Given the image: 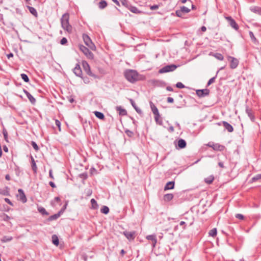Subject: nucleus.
I'll use <instances>...</instances> for the list:
<instances>
[{
    "instance_id": "1",
    "label": "nucleus",
    "mask_w": 261,
    "mask_h": 261,
    "mask_svg": "<svg viewBox=\"0 0 261 261\" xmlns=\"http://www.w3.org/2000/svg\"><path fill=\"white\" fill-rule=\"evenodd\" d=\"M124 76L125 79L131 83L141 80L140 76L138 72L135 70L127 69L124 72Z\"/></svg>"
},
{
    "instance_id": "2",
    "label": "nucleus",
    "mask_w": 261,
    "mask_h": 261,
    "mask_svg": "<svg viewBox=\"0 0 261 261\" xmlns=\"http://www.w3.org/2000/svg\"><path fill=\"white\" fill-rule=\"evenodd\" d=\"M69 15L66 13L64 14L61 19V23L62 28L67 31L68 32H71L72 31V27L69 24Z\"/></svg>"
},
{
    "instance_id": "3",
    "label": "nucleus",
    "mask_w": 261,
    "mask_h": 261,
    "mask_svg": "<svg viewBox=\"0 0 261 261\" xmlns=\"http://www.w3.org/2000/svg\"><path fill=\"white\" fill-rule=\"evenodd\" d=\"M83 39L85 44L91 50H95L96 46L92 41L90 37L86 34L83 35Z\"/></svg>"
},
{
    "instance_id": "4",
    "label": "nucleus",
    "mask_w": 261,
    "mask_h": 261,
    "mask_svg": "<svg viewBox=\"0 0 261 261\" xmlns=\"http://www.w3.org/2000/svg\"><path fill=\"white\" fill-rule=\"evenodd\" d=\"M79 48L81 51L83 53V54L86 56L87 58L90 60H92L94 59V55L90 51L89 49L85 46L83 45H80Z\"/></svg>"
},
{
    "instance_id": "5",
    "label": "nucleus",
    "mask_w": 261,
    "mask_h": 261,
    "mask_svg": "<svg viewBox=\"0 0 261 261\" xmlns=\"http://www.w3.org/2000/svg\"><path fill=\"white\" fill-rule=\"evenodd\" d=\"M82 66H83L84 71L88 75H89V76H91L92 77H93L95 79H99L98 76H97V75H96L95 74H93L91 72V69H90V67L87 62H86L85 61H83L82 62Z\"/></svg>"
},
{
    "instance_id": "6",
    "label": "nucleus",
    "mask_w": 261,
    "mask_h": 261,
    "mask_svg": "<svg viewBox=\"0 0 261 261\" xmlns=\"http://www.w3.org/2000/svg\"><path fill=\"white\" fill-rule=\"evenodd\" d=\"M177 67V66L174 64H170L166 65L159 70V73H164L170 71H174Z\"/></svg>"
},
{
    "instance_id": "7",
    "label": "nucleus",
    "mask_w": 261,
    "mask_h": 261,
    "mask_svg": "<svg viewBox=\"0 0 261 261\" xmlns=\"http://www.w3.org/2000/svg\"><path fill=\"white\" fill-rule=\"evenodd\" d=\"M227 59L228 61L230 62V67L231 69H233L238 67L239 62L237 58L231 56H228Z\"/></svg>"
},
{
    "instance_id": "8",
    "label": "nucleus",
    "mask_w": 261,
    "mask_h": 261,
    "mask_svg": "<svg viewBox=\"0 0 261 261\" xmlns=\"http://www.w3.org/2000/svg\"><path fill=\"white\" fill-rule=\"evenodd\" d=\"M217 124L219 126H220L222 124L223 126H224V127L225 128V129L226 130H227L229 133H232L234 130L233 126L230 124H229L228 122H227L225 121H223L222 122H218V123H217Z\"/></svg>"
},
{
    "instance_id": "9",
    "label": "nucleus",
    "mask_w": 261,
    "mask_h": 261,
    "mask_svg": "<svg viewBox=\"0 0 261 261\" xmlns=\"http://www.w3.org/2000/svg\"><path fill=\"white\" fill-rule=\"evenodd\" d=\"M225 18L228 21L229 25L235 30L237 31L239 30V25L231 16H226Z\"/></svg>"
},
{
    "instance_id": "10",
    "label": "nucleus",
    "mask_w": 261,
    "mask_h": 261,
    "mask_svg": "<svg viewBox=\"0 0 261 261\" xmlns=\"http://www.w3.org/2000/svg\"><path fill=\"white\" fill-rule=\"evenodd\" d=\"M210 91L208 89H198L196 91V94L199 97H203L209 95Z\"/></svg>"
},
{
    "instance_id": "11",
    "label": "nucleus",
    "mask_w": 261,
    "mask_h": 261,
    "mask_svg": "<svg viewBox=\"0 0 261 261\" xmlns=\"http://www.w3.org/2000/svg\"><path fill=\"white\" fill-rule=\"evenodd\" d=\"M190 12V9L185 6H182L180 7V10L176 11V15L179 17H181L184 13H188Z\"/></svg>"
},
{
    "instance_id": "12",
    "label": "nucleus",
    "mask_w": 261,
    "mask_h": 261,
    "mask_svg": "<svg viewBox=\"0 0 261 261\" xmlns=\"http://www.w3.org/2000/svg\"><path fill=\"white\" fill-rule=\"evenodd\" d=\"M245 112L247 114L248 116L252 122L255 121V116L251 109H250L248 106H246Z\"/></svg>"
},
{
    "instance_id": "13",
    "label": "nucleus",
    "mask_w": 261,
    "mask_h": 261,
    "mask_svg": "<svg viewBox=\"0 0 261 261\" xmlns=\"http://www.w3.org/2000/svg\"><path fill=\"white\" fill-rule=\"evenodd\" d=\"M146 239L149 241H152V248H155L157 243L156 236L155 234L148 235L146 237Z\"/></svg>"
},
{
    "instance_id": "14",
    "label": "nucleus",
    "mask_w": 261,
    "mask_h": 261,
    "mask_svg": "<svg viewBox=\"0 0 261 261\" xmlns=\"http://www.w3.org/2000/svg\"><path fill=\"white\" fill-rule=\"evenodd\" d=\"M73 73L76 75V76L79 77H82L83 75L82 70L80 67V64L77 63L75 66V67L73 69Z\"/></svg>"
},
{
    "instance_id": "15",
    "label": "nucleus",
    "mask_w": 261,
    "mask_h": 261,
    "mask_svg": "<svg viewBox=\"0 0 261 261\" xmlns=\"http://www.w3.org/2000/svg\"><path fill=\"white\" fill-rule=\"evenodd\" d=\"M123 234L129 241L134 240L135 238V231L129 232L127 231H123Z\"/></svg>"
},
{
    "instance_id": "16",
    "label": "nucleus",
    "mask_w": 261,
    "mask_h": 261,
    "mask_svg": "<svg viewBox=\"0 0 261 261\" xmlns=\"http://www.w3.org/2000/svg\"><path fill=\"white\" fill-rule=\"evenodd\" d=\"M18 192L19 194V195H18V196H19V200L23 203L26 202L27 199L23 190L21 189H19L18 190Z\"/></svg>"
},
{
    "instance_id": "17",
    "label": "nucleus",
    "mask_w": 261,
    "mask_h": 261,
    "mask_svg": "<svg viewBox=\"0 0 261 261\" xmlns=\"http://www.w3.org/2000/svg\"><path fill=\"white\" fill-rule=\"evenodd\" d=\"M211 147L213 148L214 150L217 151H223L225 148L224 146L220 145L219 143H213L212 146H211Z\"/></svg>"
},
{
    "instance_id": "18",
    "label": "nucleus",
    "mask_w": 261,
    "mask_h": 261,
    "mask_svg": "<svg viewBox=\"0 0 261 261\" xmlns=\"http://www.w3.org/2000/svg\"><path fill=\"white\" fill-rule=\"evenodd\" d=\"M174 185H175L174 181H169L165 185L164 190V191L172 190L174 188Z\"/></svg>"
},
{
    "instance_id": "19",
    "label": "nucleus",
    "mask_w": 261,
    "mask_h": 261,
    "mask_svg": "<svg viewBox=\"0 0 261 261\" xmlns=\"http://www.w3.org/2000/svg\"><path fill=\"white\" fill-rule=\"evenodd\" d=\"M250 10L255 14H258L261 15V7L258 6H253L250 8Z\"/></svg>"
},
{
    "instance_id": "20",
    "label": "nucleus",
    "mask_w": 261,
    "mask_h": 261,
    "mask_svg": "<svg viewBox=\"0 0 261 261\" xmlns=\"http://www.w3.org/2000/svg\"><path fill=\"white\" fill-rule=\"evenodd\" d=\"M149 105L151 111L154 115L160 114L157 107L154 105V103L152 101H150L149 102Z\"/></svg>"
},
{
    "instance_id": "21",
    "label": "nucleus",
    "mask_w": 261,
    "mask_h": 261,
    "mask_svg": "<svg viewBox=\"0 0 261 261\" xmlns=\"http://www.w3.org/2000/svg\"><path fill=\"white\" fill-rule=\"evenodd\" d=\"M187 145V143L186 141L182 139H180L178 141L177 145L178 147L182 149L186 147Z\"/></svg>"
},
{
    "instance_id": "22",
    "label": "nucleus",
    "mask_w": 261,
    "mask_h": 261,
    "mask_svg": "<svg viewBox=\"0 0 261 261\" xmlns=\"http://www.w3.org/2000/svg\"><path fill=\"white\" fill-rule=\"evenodd\" d=\"M116 110L119 112L120 115L125 116L127 115V111L124 109H123L121 106H117Z\"/></svg>"
},
{
    "instance_id": "23",
    "label": "nucleus",
    "mask_w": 261,
    "mask_h": 261,
    "mask_svg": "<svg viewBox=\"0 0 261 261\" xmlns=\"http://www.w3.org/2000/svg\"><path fill=\"white\" fill-rule=\"evenodd\" d=\"M128 9L130 12L135 14H139L141 13V11H140L136 7L132 6V5H130Z\"/></svg>"
},
{
    "instance_id": "24",
    "label": "nucleus",
    "mask_w": 261,
    "mask_h": 261,
    "mask_svg": "<svg viewBox=\"0 0 261 261\" xmlns=\"http://www.w3.org/2000/svg\"><path fill=\"white\" fill-rule=\"evenodd\" d=\"M0 194L4 196L10 195L9 188L8 187H6L5 189H1Z\"/></svg>"
},
{
    "instance_id": "25",
    "label": "nucleus",
    "mask_w": 261,
    "mask_h": 261,
    "mask_svg": "<svg viewBox=\"0 0 261 261\" xmlns=\"http://www.w3.org/2000/svg\"><path fill=\"white\" fill-rule=\"evenodd\" d=\"M173 197L174 196L172 194L168 193L164 195L163 198L164 201L169 202L173 199Z\"/></svg>"
},
{
    "instance_id": "26",
    "label": "nucleus",
    "mask_w": 261,
    "mask_h": 261,
    "mask_svg": "<svg viewBox=\"0 0 261 261\" xmlns=\"http://www.w3.org/2000/svg\"><path fill=\"white\" fill-rule=\"evenodd\" d=\"M129 101L131 103V105L132 106H133V107L135 109V110L136 111V112L138 113V114H141L142 113V111L139 108L136 104L135 103V101H134L133 99H129Z\"/></svg>"
},
{
    "instance_id": "27",
    "label": "nucleus",
    "mask_w": 261,
    "mask_h": 261,
    "mask_svg": "<svg viewBox=\"0 0 261 261\" xmlns=\"http://www.w3.org/2000/svg\"><path fill=\"white\" fill-rule=\"evenodd\" d=\"M108 6L107 2L105 0H101L99 3L98 4V8L100 9H103L105 8H106Z\"/></svg>"
},
{
    "instance_id": "28",
    "label": "nucleus",
    "mask_w": 261,
    "mask_h": 261,
    "mask_svg": "<svg viewBox=\"0 0 261 261\" xmlns=\"http://www.w3.org/2000/svg\"><path fill=\"white\" fill-rule=\"evenodd\" d=\"M31 166L32 169L34 173H36L37 171V167L34 159L31 156Z\"/></svg>"
},
{
    "instance_id": "29",
    "label": "nucleus",
    "mask_w": 261,
    "mask_h": 261,
    "mask_svg": "<svg viewBox=\"0 0 261 261\" xmlns=\"http://www.w3.org/2000/svg\"><path fill=\"white\" fill-rule=\"evenodd\" d=\"M51 239H52V243L53 244H54L56 246H58L59 244V241L58 237L56 234H53L51 236Z\"/></svg>"
},
{
    "instance_id": "30",
    "label": "nucleus",
    "mask_w": 261,
    "mask_h": 261,
    "mask_svg": "<svg viewBox=\"0 0 261 261\" xmlns=\"http://www.w3.org/2000/svg\"><path fill=\"white\" fill-rule=\"evenodd\" d=\"M60 217V214L58 213L57 214H55L53 215L50 216L47 219V221H52L54 220H56Z\"/></svg>"
},
{
    "instance_id": "31",
    "label": "nucleus",
    "mask_w": 261,
    "mask_h": 261,
    "mask_svg": "<svg viewBox=\"0 0 261 261\" xmlns=\"http://www.w3.org/2000/svg\"><path fill=\"white\" fill-rule=\"evenodd\" d=\"M94 114L95 115V116L98 119H100V120H103L105 119V115L104 114L100 112H98V111H94Z\"/></svg>"
},
{
    "instance_id": "32",
    "label": "nucleus",
    "mask_w": 261,
    "mask_h": 261,
    "mask_svg": "<svg viewBox=\"0 0 261 261\" xmlns=\"http://www.w3.org/2000/svg\"><path fill=\"white\" fill-rule=\"evenodd\" d=\"M154 115V120H155V122L161 125H162L163 124V121L160 118V114H156V115Z\"/></svg>"
},
{
    "instance_id": "33",
    "label": "nucleus",
    "mask_w": 261,
    "mask_h": 261,
    "mask_svg": "<svg viewBox=\"0 0 261 261\" xmlns=\"http://www.w3.org/2000/svg\"><path fill=\"white\" fill-rule=\"evenodd\" d=\"M27 8L29 9L30 12L32 15H33L34 16H36V17L37 16V15H38L37 12L36 10L34 7H30V6H27Z\"/></svg>"
},
{
    "instance_id": "34",
    "label": "nucleus",
    "mask_w": 261,
    "mask_h": 261,
    "mask_svg": "<svg viewBox=\"0 0 261 261\" xmlns=\"http://www.w3.org/2000/svg\"><path fill=\"white\" fill-rule=\"evenodd\" d=\"M214 180V177L213 175H210L208 177L204 179V181L207 184H211L213 182Z\"/></svg>"
},
{
    "instance_id": "35",
    "label": "nucleus",
    "mask_w": 261,
    "mask_h": 261,
    "mask_svg": "<svg viewBox=\"0 0 261 261\" xmlns=\"http://www.w3.org/2000/svg\"><path fill=\"white\" fill-rule=\"evenodd\" d=\"M26 96L28 98V99H29L30 101L31 102L32 104L34 105L35 103V98L30 93H27Z\"/></svg>"
},
{
    "instance_id": "36",
    "label": "nucleus",
    "mask_w": 261,
    "mask_h": 261,
    "mask_svg": "<svg viewBox=\"0 0 261 261\" xmlns=\"http://www.w3.org/2000/svg\"><path fill=\"white\" fill-rule=\"evenodd\" d=\"M38 211L39 213L42 214L43 215H48L49 213L46 211V210L41 206L38 207Z\"/></svg>"
},
{
    "instance_id": "37",
    "label": "nucleus",
    "mask_w": 261,
    "mask_h": 261,
    "mask_svg": "<svg viewBox=\"0 0 261 261\" xmlns=\"http://www.w3.org/2000/svg\"><path fill=\"white\" fill-rule=\"evenodd\" d=\"M13 237L11 236H4L1 239V242L3 243H6L12 240Z\"/></svg>"
},
{
    "instance_id": "38",
    "label": "nucleus",
    "mask_w": 261,
    "mask_h": 261,
    "mask_svg": "<svg viewBox=\"0 0 261 261\" xmlns=\"http://www.w3.org/2000/svg\"><path fill=\"white\" fill-rule=\"evenodd\" d=\"M109 211V208L107 206H103L100 209V212L104 214H108Z\"/></svg>"
},
{
    "instance_id": "39",
    "label": "nucleus",
    "mask_w": 261,
    "mask_h": 261,
    "mask_svg": "<svg viewBox=\"0 0 261 261\" xmlns=\"http://www.w3.org/2000/svg\"><path fill=\"white\" fill-rule=\"evenodd\" d=\"M90 202L92 205V208L97 209L98 208V205L96 201L94 198L91 199Z\"/></svg>"
},
{
    "instance_id": "40",
    "label": "nucleus",
    "mask_w": 261,
    "mask_h": 261,
    "mask_svg": "<svg viewBox=\"0 0 261 261\" xmlns=\"http://www.w3.org/2000/svg\"><path fill=\"white\" fill-rule=\"evenodd\" d=\"M120 2L123 6H124L127 9H128V8L131 5L127 0H120Z\"/></svg>"
},
{
    "instance_id": "41",
    "label": "nucleus",
    "mask_w": 261,
    "mask_h": 261,
    "mask_svg": "<svg viewBox=\"0 0 261 261\" xmlns=\"http://www.w3.org/2000/svg\"><path fill=\"white\" fill-rule=\"evenodd\" d=\"M153 84L155 86H161L165 85V83L164 82L158 80L153 81Z\"/></svg>"
},
{
    "instance_id": "42",
    "label": "nucleus",
    "mask_w": 261,
    "mask_h": 261,
    "mask_svg": "<svg viewBox=\"0 0 261 261\" xmlns=\"http://www.w3.org/2000/svg\"><path fill=\"white\" fill-rule=\"evenodd\" d=\"M249 36L253 42H254V43H256L257 42H258L256 38L254 36V34L252 32L249 31Z\"/></svg>"
},
{
    "instance_id": "43",
    "label": "nucleus",
    "mask_w": 261,
    "mask_h": 261,
    "mask_svg": "<svg viewBox=\"0 0 261 261\" xmlns=\"http://www.w3.org/2000/svg\"><path fill=\"white\" fill-rule=\"evenodd\" d=\"M3 134L4 135L5 140L8 142V134L5 127H3Z\"/></svg>"
},
{
    "instance_id": "44",
    "label": "nucleus",
    "mask_w": 261,
    "mask_h": 261,
    "mask_svg": "<svg viewBox=\"0 0 261 261\" xmlns=\"http://www.w3.org/2000/svg\"><path fill=\"white\" fill-rule=\"evenodd\" d=\"M217 228H214L211 229L209 231L208 234H209L210 236H212L213 237H215L217 235Z\"/></svg>"
},
{
    "instance_id": "45",
    "label": "nucleus",
    "mask_w": 261,
    "mask_h": 261,
    "mask_svg": "<svg viewBox=\"0 0 261 261\" xmlns=\"http://www.w3.org/2000/svg\"><path fill=\"white\" fill-rule=\"evenodd\" d=\"M214 56L218 60L223 61L224 60L223 56L220 53H216Z\"/></svg>"
},
{
    "instance_id": "46",
    "label": "nucleus",
    "mask_w": 261,
    "mask_h": 261,
    "mask_svg": "<svg viewBox=\"0 0 261 261\" xmlns=\"http://www.w3.org/2000/svg\"><path fill=\"white\" fill-rule=\"evenodd\" d=\"M21 79L26 83H28L30 81L28 76L25 73H21L20 74Z\"/></svg>"
},
{
    "instance_id": "47",
    "label": "nucleus",
    "mask_w": 261,
    "mask_h": 261,
    "mask_svg": "<svg viewBox=\"0 0 261 261\" xmlns=\"http://www.w3.org/2000/svg\"><path fill=\"white\" fill-rule=\"evenodd\" d=\"M261 179V174H258L251 178L252 182H255Z\"/></svg>"
},
{
    "instance_id": "48",
    "label": "nucleus",
    "mask_w": 261,
    "mask_h": 261,
    "mask_svg": "<svg viewBox=\"0 0 261 261\" xmlns=\"http://www.w3.org/2000/svg\"><path fill=\"white\" fill-rule=\"evenodd\" d=\"M125 133L129 138H132L134 136V133L127 129L125 130Z\"/></svg>"
},
{
    "instance_id": "49",
    "label": "nucleus",
    "mask_w": 261,
    "mask_h": 261,
    "mask_svg": "<svg viewBox=\"0 0 261 261\" xmlns=\"http://www.w3.org/2000/svg\"><path fill=\"white\" fill-rule=\"evenodd\" d=\"M217 77V74L214 76L213 77L210 79L207 83V85H206V86L208 87L211 84H212V83H214L215 81V79H216Z\"/></svg>"
},
{
    "instance_id": "50",
    "label": "nucleus",
    "mask_w": 261,
    "mask_h": 261,
    "mask_svg": "<svg viewBox=\"0 0 261 261\" xmlns=\"http://www.w3.org/2000/svg\"><path fill=\"white\" fill-rule=\"evenodd\" d=\"M81 77L83 79V81H84L85 84H88L90 83V81L89 78L88 76H82V77Z\"/></svg>"
},
{
    "instance_id": "51",
    "label": "nucleus",
    "mask_w": 261,
    "mask_h": 261,
    "mask_svg": "<svg viewBox=\"0 0 261 261\" xmlns=\"http://www.w3.org/2000/svg\"><path fill=\"white\" fill-rule=\"evenodd\" d=\"M31 145L33 146V147L34 148V149L35 150V151H37L39 150V148L35 142L32 141Z\"/></svg>"
},
{
    "instance_id": "52",
    "label": "nucleus",
    "mask_w": 261,
    "mask_h": 261,
    "mask_svg": "<svg viewBox=\"0 0 261 261\" xmlns=\"http://www.w3.org/2000/svg\"><path fill=\"white\" fill-rule=\"evenodd\" d=\"M79 177L83 178L84 180H86L88 178V174L87 172H84L80 174Z\"/></svg>"
},
{
    "instance_id": "53",
    "label": "nucleus",
    "mask_w": 261,
    "mask_h": 261,
    "mask_svg": "<svg viewBox=\"0 0 261 261\" xmlns=\"http://www.w3.org/2000/svg\"><path fill=\"white\" fill-rule=\"evenodd\" d=\"M55 124L57 125V126L58 127V128L59 129V130L60 132L61 130V122L59 120L56 119L55 120Z\"/></svg>"
},
{
    "instance_id": "54",
    "label": "nucleus",
    "mask_w": 261,
    "mask_h": 261,
    "mask_svg": "<svg viewBox=\"0 0 261 261\" xmlns=\"http://www.w3.org/2000/svg\"><path fill=\"white\" fill-rule=\"evenodd\" d=\"M176 87L179 89H182L185 87V85L181 82H178L176 84Z\"/></svg>"
},
{
    "instance_id": "55",
    "label": "nucleus",
    "mask_w": 261,
    "mask_h": 261,
    "mask_svg": "<svg viewBox=\"0 0 261 261\" xmlns=\"http://www.w3.org/2000/svg\"><path fill=\"white\" fill-rule=\"evenodd\" d=\"M235 217L236 218L239 219L241 220H243L244 219V216L242 214H237L235 215Z\"/></svg>"
},
{
    "instance_id": "56",
    "label": "nucleus",
    "mask_w": 261,
    "mask_h": 261,
    "mask_svg": "<svg viewBox=\"0 0 261 261\" xmlns=\"http://www.w3.org/2000/svg\"><path fill=\"white\" fill-rule=\"evenodd\" d=\"M86 194L87 197L90 196L92 194V190L91 189H86Z\"/></svg>"
},
{
    "instance_id": "57",
    "label": "nucleus",
    "mask_w": 261,
    "mask_h": 261,
    "mask_svg": "<svg viewBox=\"0 0 261 261\" xmlns=\"http://www.w3.org/2000/svg\"><path fill=\"white\" fill-rule=\"evenodd\" d=\"M67 43V39L65 37H63L60 40V43L62 45H65Z\"/></svg>"
},
{
    "instance_id": "58",
    "label": "nucleus",
    "mask_w": 261,
    "mask_h": 261,
    "mask_svg": "<svg viewBox=\"0 0 261 261\" xmlns=\"http://www.w3.org/2000/svg\"><path fill=\"white\" fill-rule=\"evenodd\" d=\"M66 206H67V204H66L65 205H64L62 208L60 210V211L58 212V213L60 214V215L61 216L62 214H63L64 213V212L65 211V209L66 208Z\"/></svg>"
},
{
    "instance_id": "59",
    "label": "nucleus",
    "mask_w": 261,
    "mask_h": 261,
    "mask_svg": "<svg viewBox=\"0 0 261 261\" xmlns=\"http://www.w3.org/2000/svg\"><path fill=\"white\" fill-rule=\"evenodd\" d=\"M159 8V5H152V6H150V9L151 10H156V9H158Z\"/></svg>"
},
{
    "instance_id": "60",
    "label": "nucleus",
    "mask_w": 261,
    "mask_h": 261,
    "mask_svg": "<svg viewBox=\"0 0 261 261\" xmlns=\"http://www.w3.org/2000/svg\"><path fill=\"white\" fill-rule=\"evenodd\" d=\"M179 225L182 226L183 229H186L187 226L186 222L182 221L179 223Z\"/></svg>"
},
{
    "instance_id": "61",
    "label": "nucleus",
    "mask_w": 261,
    "mask_h": 261,
    "mask_svg": "<svg viewBox=\"0 0 261 261\" xmlns=\"http://www.w3.org/2000/svg\"><path fill=\"white\" fill-rule=\"evenodd\" d=\"M5 201L8 203L9 204L12 205V206H13V204L12 203V202L11 201V200L8 198H5L4 199Z\"/></svg>"
},
{
    "instance_id": "62",
    "label": "nucleus",
    "mask_w": 261,
    "mask_h": 261,
    "mask_svg": "<svg viewBox=\"0 0 261 261\" xmlns=\"http://www.w3.org/2000/svg\"><path fill=\"white\" fill-rule=\"evenodd\" d=\"M167 101L168 103H172L174 101V99L172 97H169L167 98Z\"/></svg>"
},
{
    "instance_id": "63",
    "label": "nucleus",
    "mask_w": 261,
    "mask_h": 261,
    "mask_svg": "<svg viewBox=\"0 0 261 261\" xmlns=\"http://www.w3.org/2000/svg\"><path fill=\"white\" fill-rule=\"evenodd\" d=\"M49 177H50L51 179H54V176L53 175V171H52V169H50L49 171Z\"/></svg>"
},
{
    "instance_id": "64",
    "label": "nucleus",
    "mask_w": 261,
    "mask_h": 261,
    "mask_svg": "<svg viewBox=\"0 0 261 261\" xmlns=\"http://www.w3.org/2000/svg\"><path fill=\"white\" fill-rule=\"evenodd\" d=\"M82 258L83 259L84 261H87L88 260V256L86 254H83Z\"/></svg>"
}]
</instances>
